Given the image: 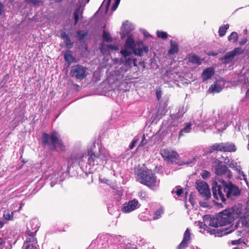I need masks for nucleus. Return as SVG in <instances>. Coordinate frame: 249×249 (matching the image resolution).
<instances>
[{
  "label": "nucleus",
  "instance_id": "bf43d9fd",
  "mask_svg": "<svg viewBox=\"0 0 249 249\" xmlns=\"http://www.w3.org/2000/svg\"><path fill=\"white\" fill-rule=\"evenodd\" d=\"M232 159L231 158L230 159L228 157H226L224 159V162L225 163V161H228V160H230Z\"/></svg>",
  "mask_w": 249,
  "mask_h": 249
},
{
  "label": "nucleus",
  "instance_id": "a18cd8bd",
  "mask_svg": "<svg viewBox=\"0 0 249 249\" xmlns=\"http://www.w3.org/2000/svg\"><path fill=\"white\" fill-rule=\"evenodd\" d=\"M183 193V190L182 188H179L176 192V193L178 196H180Z\"/></svg>",
  "mask_w": 249,
  "mask_h": 249
},
{
  "label": "nucleus",
  "instance_id": "338daca9",
  "mask_svg": "<svg viewBox=\"0 0 249 249\" xmlns=\"http://www.w3.org/2000/svg\"><path fill=\"white\" fill-rule=\"evenodd\" d=\"M120 0H115V3H117V4H119V3H120Z\"/></svg>",
  "mask_w": 249,
  "mask_h": 249
},
{
  "label": "nucleus",
  "instance_id": "9d476101",
  "mask_svg": "<svg viewBox=\"0 0 249 249\" xmlns=\"http://www.w3.org/2000/svg\"><path fill=\"white\" fill-rule=\"evenodd\" d=\"M243 53V50L241 48L237 47L234 48L232 51L227 53L224 56H223L221 60H224V63H228L231 62L234 56L242 54Z\"/></svg>",
  "mask_w": 249,
  "mask_h": 249
},
{
  "label": "nucleus",
  "instance_id": "72a5a7b5",
  "mask_svg": "<svg viewBox=\"0 0 249 249\" xmlns=\"http://www.w3.org/2000/svg\"><path fill=\"white\" fill-rule=\"evenodd\" d=\"M79 40H82L88 34L87 32L84 30H79L76 33Z\"/></svg>",
  "mask_w": 249,
  "mask_h": 249
},
{
  "label": "nucleus",
  "instance_id": "2eb2a0df",
  "mask_svg": "<svg viewBox=\"0 0 249 249\" xmlns=\"http://www.w3.org/2000/svg\"><path fill=\"white\" fill-rule=\"evenodd\" d=\"M222 152H234L237 150V148L234 143L231 142H222Z\"/></svg>",
  "mask_w": 249,
  "mask_h": 249
},
{
  "label": "nucleus",
  "instance_id": "a211bd4d",
  "mask_svg": "<svg viewBox=\"0 0 249 249\" xmlns=\"http://www.w3.org/2000/svg\"><path fill=\"white\" fill-rule=\"evenodd\" d=\"M214 74V71L213 68L209 67L203 70L202 73V79L203 81L210 79Z\"/></svg>",
  "mask_w": 249,
  "mask_h": 249
},
{
  "label": "nucleus",
  "instance_id": "4468645a",
  "mask_svg": "<svg viewBox=\"0 0 249 249\" xmlns=\"http://www.w3.org/2000/svg\"><path fill=\"white\" fill-rule=\"evenodd\" d=\"M225 163L230 167L233 169L239 175H241L243 177L245 176L244 172L242 171V167L237 165V163L234 160L231 159L225 161Z\"/></svg>",
  "mask_w": 249,
  "mask_h": 249
},
{
  "label": "nucleus",
  "instance_id": "774afa93",
  "mask_svg": "<svg viewBox=\"0 0 249 249\" xmlns=\"http://www.w3.org/2000/svg\"><path fill=\"white\" fill-rule=\"evenodd\" d=\"M22 207V204H20V206H19V209L18 210V211L19 212L21 209Z\"/></svg>",
  "mask_w": 249,
  "mask_h": 249
},
{
  "label": "nucleus",
  "instance_id": "473e14b6",
  "mask_svg": "<svg viewBox=\"0 0 249 249\" xmlns=\"http://www.w3.org/2000/svg\"><path fill=\"white\" fill-rule=\"evenodd\" d=\"M128 49L124 48V49L122 50L120 52L121 53L124 58H126L132 54V51H129Z\"/></svg>",
  "mask_w": 249,
  "mask_h": 249
},
{
  "label": "nucleus",
  "instance_id": "6e6d98bb",
  "mask_svg": "<svg viewBox=\"0 0 249 249\" xmlns=\"http://www.w3.org/2000/svg\"><path fill=\"white\" fill-rule=\"evenodd\" d=\"M136 61H137V60H136V58L133 59L132 62H133V65L135 67H137V63H136Z\"/></svg>",
  "mask_w": 249,
  "mask_h": 249
},
{
  "label": "nucleus",
  "instance_id": "bb28decb",
  "mask_svg": "<svg viewBox=\"0 0 249 249\" xmlns=\"http://www.w3.org/2000/svg\"><path fill=\"white\" fill-rule=\"evenodd\" d=\"M229 25L228 24H226L225 25H223L219 27L218 30V33L220 37H223L225 35L227 31L229 29Z\"/></svg>",
  "mask_w": 249,
  "mask_h": 249
},
{
  "label": "nucleus",
  "instance_id": "6e6552de",
  "mask_svg": "<svg viewBox=\"0 0 249 249\" xmlns=\"http://www.w3.org/2000/svg\"><path fill=\"white\" fill-rule=\"evenodd\" d=\"M214 165L215 174L218 176H227L229 178L231 176V172L227 165L223 164L222 161L216 160Z\"/></svg>",
  "mask_w": 249,
  "mask_h": 249
},
{
  "label": "nucleus",
  "instance_id": "79ce46f5",
  "mask_svg": "<svg viewBox=\"0 0 249 249\" xmlns=\"http://www.w3.org/2000/svg\"><path fill=\"white\" fill-rule=\"evenodd\" d=\"M138 196L141 199H145L147 198L146 194L143 191L139 192Z\"/></svg>",
  "mask_w": 249,
  "mask_h": 249
},
{
  "label": "nucleus",
  "instance_id": "052dcab7",
  "mask_svg": "<svg viewBox=\"0 0 249 249\" xmlns=\"http://www.w3.org/2000/svg\"><path fill=\"white\" fill-rule=\"evenodd\" d=\"M210 54H211L213 56H216L217 54V53L215 52H211Z\"/></svg>",
  "mask_w": 249,
  "mask_h": 249
},
{
  "label": "nucleus",
  "instance_id": "e2e57ef3",
  "mask_svg": "<svg viewBox=\"0 0 249 249\" xmlns=\"http://www.w3.org/2000/svg\"><path fill=\"white\" fill-rule=\"evenodd\" d=\"M145 140V135L143 134L142 137V142L141 143L143 142Z\"/></svg>",
  "mask_w": 249,
  "mask_h": 249
},
{
  "label": "nucleus",
  "instance_id": "0eeeda50",
  "mask_svg": "<svg viewBox=\"0 0 249 249\" xmlns=\"http://www.w3.org/2000/svg\"><path fill=\"white\" fill-rule=\"evenodd\" d=\"M87 68L81 65H76L71 67L70 75L77 79L83 80L87 76Z\"/></svg>",
  "mask_w": 249,
  "mask_h": 249
},
{
  "label": "nucleus",
  "instance_id": "f8f14e48",
  "mask_svg": "<svg viewBox=\"0 0 249 249\" xmlns=\"http://www.w3.org/2000/svg\"><path fill=\"white\" fill-rule=\"evenodd\" d=\"M139 202L136 199H133L132 200L129 201L128 202H125L123 206V211L125 213H129L138 208Z\"/></svg>",
  "mask_w": 249,
  "mask_h": 249
},
{
  "label": "nucleus",
  "instance_id": "1a4fd4ad",
  "mask_svg": "<svg viewBox=\"0 0 249 249\" xmlns=\"http://www.w3.org/2000/svg\"><path fill=\"white\" fill-rule=\"evenodd\" d=\"M160 154L163 159L168 162L173 163L179 158L178 153L171 149H163L160 150Z\"/></svg>",
  "mask_w": 249,
  "mask_h": 249
},
{
  "label": "nucleus",
  "instance_id": "4be33fe9",
  "mask_svg": "<svg viewBox=\"0 0 249 249\" xmlns=\"http://www.w3.org/2000/svg\"><path fill=\"white\" fill-rule=\"evenodd\" d=\"M223 88L220 86L217 82H215L209 89V91L211 93H219L222 91Z\"/></svg>",
  "mask_w": 249,
  "mask_h": 249
},
{
  "label": "nucleus",
  "instance_id": "864d4df0",
  "mask_svg": "<svg viewBox=\"0 0 249 249\" xmlns=\"http://www.w3.org/2000/svg\"><path fill=\"white\" fill-rule=\"evenodd\" d=\"M111 2V0H107V4H106V11H107L109 7L110 3Z\"/></svg>",
  "mask_w": 249,
  "mask_h": 249
},
{
  "label": "nucleus",
  "instance_id": "69168bd1",
  "mask_svg": "<svg viewBox=\"0 0 249 249\" xmlns=\"http://www.w3.org/2000/svg\"><path fill=\"white\" fill-rule=\"evenodd\" d=\"M247 209L248 210H249V198L248 201L247 202Z\"/></svg>",
  "mask_w": 249,
  "mask_h": 249
},
{
  "label": "nucleus",
  "instance_id": "cd10ccee",
  "mask_svg": "<svg viewBox=\"0 0 249 249\" xmlns=\"http://www.w3.org/2000/svg\"><path fill=\"white\" fill-rule=\"evenodd\" d=\"M238 39V34L235 32H232L228 37V40L232 43H236Z\"/></svg>",
  "mask_w": 249,
  "mask_h": 249
},
{
  "label": "nucleus",
  "instance_id": "f704fd0d",
  "mask_svg": "<svg viewBox=\"0 0 249 249\" xmlns=\"http://www.w3.org/2000/svg\"><path fill=\"white\" fill-rule=\"evenodd\" d=\"M191 124H187L185 127L182 129L179 134V137H180L181 136L183 135V133H189L190 132V129L191 127Z\"/></svg>",
  "mask_w": 249,
  "mask_h": 249
},
{
  "label": "nucleus",
  "instance_id": "39448f33",
  "mask_svg": "<svg viewBox=\"0 0 249 249\" xmlns=\"http://www.w3.org/2000/svg\"><path fill=\"white\" fill-rule=\"evenodd\" d=\"M88 163L91 166L103 165L107 162V158L105 154L97 153L91 150L88 152Z\"/></svg>",
  "mask_w": 249,
  "mask_h": 249
},
{
  "label": "nucleus",
  "instance_id": "5701e85b",
  "mask_svg": "<svg viewBox=\"0 0 249 249\" xmlns=\"http://www.w3.org/2000/svg\"><path fill=\"white\" fill-rule=\"evenodd\" d=\"M178 51V44L172 40L170 41V48L168 51V53L174 54Z\"/></svg>",
  "mask_w": 249,
  "mask_h": 249
},
{
  "label": "nucleus",
  "instance_id": "7c9ffc66",
  "mask_svg": "<svg viewBox=\"0 0 249 249\" xmlns=\"http://www.w3.org/2000/svg\"><path fill=\"white\" fill-rule=\"evenodd\" d=\"M163 213V210L162 208L158 209L154 213V215L153 217L154 219H158L160 218Z\"/></svg>",
  "mask_w": 249,
  "mask_h": 249
},
{
  "label": "nucleus",
  "instance_id": "aec40b11",
  "mask_svg": "<svg viewBox=\"0 0 249 249\" xmlns=\"http://www.w3.org/2000/svg\"><path fill=\"white\" fill-rule=\"evenodd\" d=\"M188 60L190 62L198 65H200L202 62L200 58L196 54H189Z\"/></svg>",
  "mask_w": 249,
  "mask_h": 249
},
{
  "label": "nucleus",
  "instance_id": "ddd939ff",
  "mask_svg": "<svg viewBox=\"0 0 249 249\" xmlns=\"http://www.w3.org/2000/svg\"><path fill=\"white\" fill-rule=\"evenodd\" d=\"M148 52V47L144 46L142 42L138 41L136 43V48L133 50V53L135 55L142 56L144 53H147Z\"/></svg>",
  "mask_w": 249,
  "mask_h": 249
},
{
  "label": "nucleus",
  "instance_id": "37998d69",
  "mask_svg": "<svg viewBox=\"0 0 249 249\" xmlns=\"http://www.w3.org/2000/svg\"><path fill=\"white\" fill-rule=\"evenodd\" d=\"M138 138H134L133 139L129 145L130 149H132L135 147V144L138 142Z\"/></svg>",
  "mask_w": 249,
  "mask_h": 249
},
{
  "label": "nucleus",
  "instance_id": "603ef678",
  "mask_svg": "<svg viewBox=\"0 0 249 249\" xmlns=\"http://www.w3.org/2000/svg\"><path fill=\"white\" fill-rule=\"evenodd\" d=\"M118 5H119L118 4L114 2V4H113L112 6V8H112V11L115 10L117 9V8L118 7Z\"/></svg>",
  "mask_w": 249,
  "mask_h": 249
},
{
  "label": "nucleus",
  "instance_id": "680f3d73",
  "mask_svg": "<svg viewBox=\"0 0 249 249\" xmlns=\"http://www.w3.org/2000/svg\"><path fill=\"white\" fill-rule=\"evenodd\" d=\"M4 225V223L0 220V229Z\"/></svg>",
  "mask_w": 249,
  "mask_h": 249
},
{
  "label": "nucleus",
  "instance_id": "20e7f679",
  "mask_svg": "<svg viewBox=\"0 0 249 249\" xmlns=\"http://www.w3.org/2000/svg\"><path fill=\"white\" fill-rule=\"evenodd\" d=\"M42 145H52L51 149L53 151L66 150L65 146L61 139H59L56 132H53L49 136L44 133L42 134Z\"/></svg>",
  "mask_w": 249,
  "mask_h": 249
},
{
  "label": "nucleus",
  "instance_id": "a878e982",
  "mask_svg": "<svg viewBox=\"0 0 249 249\" xmlns=\"http://www.w3.org/2000/svg\"><path fill=\"white\" fill-rule=\"evenodd\" d=\"M16 211L10 213L8 210L4 211L3 214V217L5 220H13L14 219V213Z\"/></svg>",
  "mask_w": 249,
  "mask_h": 249
},
{
  "label": "nucleus",
  "instance_id": "13d9d810",
  "mask_svg": "<svg viewBox=\"0 0 249 249\" xmlns=\"http://www.w3.org/2000/svg\"><path fill=\"white\" fill-rule=\"evenodd\" d=\"M5 243V241L4 240H3L2 239H1V238H0V246L4 244Z\"/></svg>",
  "mask_w": 249,
  "mask_h": 249
},
{
  "label": "nucleus",
  "instance_id": "412c9836",
  "mask_svg": "<svg viewBox=\"0 0 249 249\" xmlns=\"http://www.w3.org/2000/svg\"><path fill=\"white\" fill-rule=\"evenodd\" d=\"M37 245V239L34 236V235H29L28 237H27L26 241L24 242L23 246L26 245Z\"/></svg>",
  "mask_w": 249,
  "mask_h": 249
},
{
  "label": "nucleus",
  "instance_id": "c756f323",
  "mask_svg": "<svg viewBox=\"0 0 249 249\" xmlns=\"http://www.w3.org/2000/svg\"><path fill=\"white\" fill-rule=\"evenodd\" d=\"M215 151L218 152L215 143L209 146L206 154H211Z\"/></svg>",
  "mask_w": 249,
  "mask_h": 249
},
{
  "label": "nucleus",
  "instance_id": "ea45409f",
  "mask_svg": "<svg viewBox=\"0 0 249 249\" xmlns=\"http://www.w3.org/2000/svg\"><path fill=\"white\" fill-rule=\"evenodd\" d=\"M244 240L243 239L240 238L237 240L231 241V244L232 245H239L241 243H244Z\"/></svg>",
  "mask_w": 249,
  "mask_h": 249
},
{
  "label": "nucleus",
  "instance_id": "e433bc0d",
  "mask_svg": "<svg viewBox=\"0 0 249 249\" xmlns=\"http://www.w3.org/2000/svg\"><path fill=\"white\" fill-rule=\"evenodd\" d=\"M238 223H236L235 225H231L230 228H226L225 230V233H230L232 231H234L235 230H236L238 227Z\"/></svg>",
  "mask_w": 249,
  "mask_h": 249
},
{
  "label": "nucleus",
  "instance_id": "8fccbe9b",
  "mask_svg": "<svg viewBox=\"0 0 249 249\" xmlns=\"http://www.w3.org/2000/svg\"><path fill=\"white\" fill-rule=\"evenodd\" d=\"M132 60L133 59H132L130 58L126 57V58H125V63L129 65H130L131 64V62L132 61Z\"/></svg>",
  "mask_w": 249,
  "mask_h": 249
},
{
  "label": "nucleus",
  "instance_id": "f3484780",
  "mask_svg": "<svg viewBox=\"0 0 249 249\" xmlns=\"http://www.w3.org/2000/svg\"><path fill=\"white\" fill-rule=\"evenodd\" d=\"M241 210V209L239 208ZM239 216L242 224L246 227H249V211L245 212L244 213H241V212L238 213L235 217Z\"/></svg>",
  "mask_w": 249,
  "mask_h": 249
},
{
  "label": "nucleus",
  "instance_id": "0e129e2a",
  "mask_svg": "<svg viewBox=\"0 0 249 249\" xmlns=\"http://www.w3.org/2000/svg\"><path fill=\"white\" fill-rule=\"evenodd\" d=\"M246 95L247 97H249V89L247 90Z\"/></svg>",
  "mask_w": 249,
  "mask_h": 249
},
{
  "label": "nucleus",
  "instance_id": "4c0bfd02",
  "mask_svg": "<svg viewBox=\"0 0 249 249\" xmlns=\"http://www.w3.org/2000/svg\"><path fill=\"white\" fill-rule=\"evenodd\" d=\"M102 36H103V38L104 39V40H105L107 42H111L112 40L109 34L105 32V31L103 33Z\"/></svg>",
  "mask_w": 249,
  "mask_h": 249
},
{
  "label": "nucleus",
  "instance_id": "7ed1b4c3",
  "mask_svg": "<svg viewBox=\"0 0 249 249\" xmlns=\"http://www.w3.org/2000/svg\"><path fill=\"white\" fill-rule=\"evenodd\" d=\"M240 212V210L237 207L226 209L219 213L215 218L212 219L209 225L212 227H218L230 224Z\"/></svg>",
  "mask_w": 249,
  "mask_h": 249
},
{
  "label": "nucleus",
  "instance_id": "6ab92c4d",
  "mask_svg": "<svg viewBox=\"0 0 249 249\" xmlns=\"http://www.w3.org/2000/svg\"><path fill=\"white\" fill-rule=\"evenodd\" d=\"M136 43H135L134 39L131 36H129L125 41L124 47L125 49H129L133 52V50L136 48Z\"/></svg>",
  "mask_w": 249,
  "mask_h": 249
},
{
  "label": "nucleus",
  "instance_id": "f257e3e1",
  "mask_svg": "<svg viewBox=\"0 0 249 249\" xmlns=\"http://www.w3.org/2000/svg\"><path fill=\"white\" fill-rule=\"evenodd\" d=\"M212 191L214 199L224 203H226V198L230 200L234 199L240 194L239 188L231 181L227 182L223 181L221 184H218L216 182L213 183Z\"/></svg>",
  "mask_w": 249,
  "mask_h": 249
},
{
  "label": "nucleus",
  "instance_id": "423d86ee",
  "mask_svg": "<svg viewBox=\"0 0 249 249\" xmlns=\"http://www.w3.org/2000/svg\"><path fill=\"white\" fill-rule=\"evenodd\" d=\"M196 187L201 196L205 200H209L211 198V194L207 183L200 180H196Z\"/></svg>",
  "mask_w": 249,
  "mask_h": 249
},
{
  "label": "nucleus",
  "instance_id": "393cba45",
  "mask_svg": "<svg viewBox=\"0 0 249 249\" xmlns=\"http://www.w3.org/2000/svg\"><path fill=\"white\" fill-rule=\"evenodd\" d=\"M83 10H81V7H79L75 9L74 12V25H76L79 19V16L82 17Z\"/></svg>",
  "mask_w": 249,
  "mask_h": 249
},
{
  "label": "nucleus",
  "instance_id": "49530a36",
  "mask_svg": "<svg viewBox=\"0 0 249 249\" xmlns=\"http://www.w3.org/2000/svg\"><path fill=\"white\" fill-rule=\"evenodd\" d=\"M215 144L217 147L218 151L219 152H222V142L215 143Z\"/></svg>",
  "mask_w": 249,
  "mask_h": 249
},
{
  "label": "nucleus",
  "instance_id": "4d7b16f0",
  "mask_svg": "<svg viewBox=\"0 0 249 249\" xmlns=\"http://www.w3.org/2000/svg\"><path fill=\"white\" fill-rule=\"evenodd\" d=\"M199 204L202 207H205L206 206V203L205 202H200Z\"/></svg>",
  "mask_w": 249,
  "mask_h": 249
},
{
  "label": "nucleus",
  "instance_id": "2f4dec72",
  "mask_svg": "<svg viewBox=\"0 0 249 249\" xmlns=\"http://www.w3.org/2000/svg\"><path fill=\"white\" fill-rule=\"evenodd\" d=\"M26 2L32 3V4L38 6L43 4L42 0H25Z\"/></svg>",
  "mask_w": 249,
  "mask_h": 249
},
{
  "label": "nucleus",
  "instance_id": "09e8293b",
  "mask_svg": "<svg viewBox=\"0 0 249 249\" xmlns=\"http://www.w3.org/2000/svg\"><path fill=\"white\" fill-rule=\"evenodd\" d=\"M247 42V38L245 37L244 38H242L240 41H239V44L240 45H245Z\"/></svg>",
  "mask_w": 249,
  "mask_h": 249
},
{
  "label": "nucleus",
  "instance_id": "58836bf2",
  "mask_svg": "<svg viewBox=\"0 0 249 249\" xmlns=\"http://www.w3.org/2000/svg\"><path fill=\"white\" fill-rule=\"evenodd\" d=\"M202 178L204 179H206L211 176V173L210 172L207 171V170H204L202 173L201 174Z\"/></svg>",
  "mask_w": 249,
  "mask_h": 249
},
{
  "label": "nucleus",
  "instance_id": "c85d7f7f",
  "mask_svg": "<svg viewBox=\"0 0 249 249\" xmlns=\"http://www.w3.org/2000/svg\"><path fill=\"white\" fill-rule=\"evenodd\" d=\"M65 60L67 62H70L73 59L71 51H68L64 53Z\"/></svg>",
  "mask_w": 249,
  "mask_h": 249
},
{
  "label": "nucleus",
  "instance_id": "dca6fc26",
  "mask_svg": "<svg viewBox=\"0 0 249 249\" xmlns=\"http://www.w3.org/2000/svg\"><path fill=\"white\" fill-rule=\"evenodd\" d=\"M86 159L85 154L83 153H77L73 157L71 158L72 164L80 165V163L84 162Z\"/></svg>",
  "mask_w": 249,
  "mask_h": 249
},
{
  "label": "nucleus",
  "instance_id": "9b49d317",
  "mask_svg": "<svg viewBox=\"0 0 249 249\" xmlns=\"http://www.w3.org/2000/svg\"><path fill=\"white\" fill-rule=\"evenodd\" d=\"M191 236L190 230L187 228L183 234L181 242L178 246V249H184L187 248L191 242Z\"/></svg>",
  "mask_w": 249,
  "mask_h": 249
},
{
  "label": "nucleus",
  "instance_id": "c9c22d12",
  "mask_svg": "<svg viewBox=\"0 0 249 249\" xmlns=\"http://www.w3.org/2000/svg\"><path fill=\"white\" fill-rule=\"evenodd\" d=\"M157 36L158 37L161 38L163 39H166L168 36L166 32L159 31L157 32Z\"/></svg>",
  "mask_w": 249,
  "mask_h": 249
},
{
  "label": "nucleus",
  "instance_id": "3c124183",
  "mask_svg": "<svg viewBox=\"0 0 249 249\" xmlns=\"http://www.w3.org/2000/svg\"><path fill=\"white\" fill-rule=\"evenodd\" d=\"M4 6L2 4V3L0 1V16L2 14V12L3 11Z\"/></svg>",
  "mask_w": 249,
  "mask_h": 249
},
{
  "label": "nucleus",
  "instance_id": "de8ad7c7",
  "mask_svg": "<svg viewBox=\"0 0 249 249\" xmlns=\"http://www.w3.org/2000/svg\"><path fill=\"white\" fill-rule=\"evenodd\" d=\"M189 201L191 203V204L194 206L195 204V198H194L193 196L191 195L189 197Z\"/></svg>",
  "mask_w": 249,
  "mask_h": 249
},
{
  "label": "nucleus",
  "instance_id": "5fc2aeb1",
  "mask_svg": "<svg viewBox=\"0 0 249 249\" xmlns=\"http://www.w3.org/2000/svg\"><path fill=\"white\" fill-rule=\"evenodd\" d=\"M107 48L109 50H115V47L112 45H107Z\"/></svg>",
  "mask_w": 249,
  "mask_h": 249
},
{
  "label": "nucleus",
  "instance_id": "a19ab883",
  "mask_svg": "<svg viewBox=\"0 0 249 249\" xmlns=\"http://www.w3.org/2000/svg\"><path fill=\"white\" fill-rule=\"evenodd\" d=\"M23 249H39L38 245H26L23 247Z\"/></svg>",
  "mask_w": 249,
  "mask_h": 249
},
{
  "label": "nucleus",
  "instance_id": "c03bdc74",
  "mask_svg": "<svg viewBox=\"0 0 249 249\" xmlns=\"http://www.w3.org/2000/svg\"><path fill=\"white\" fill-rule=\"evenodd\" d=\"M161 91L160 90H156V95L157 98V99L159 101L161 97Z\"/></svg>",
  "mask_w": 249,
  "mask_h": 249
},
{
  "label": "nucleus",
  "instance_id": "f03ea898",
  "mask_svg": "<svg viewBox=\"0 0 249 249\" xmlns=\"http://www.w3.org/2000/svg\"><path fill=\"white\" fill-rule=\"evenodd\" d=\"M134 176L137 181L153 189L156 185L157 176L151 169L138 165L134 169Z\"/></svg>",
  "mask_w": 249,
  "mask_h": 249
},
{
  "label": "nucleus",
  "instance_id": "b1692460",
  "mask_svg": "<svg viewBox=\"0 0 249 249\" xmlns=\"http://www.w3.org/2000/svg\"><path fill=\"white\" fill-rule=\"evenodd\" d=\"M61 37L65 40V45L67 48H71L73 45V42L71 41L68 35L66 33H62L61 34Z\"/></svg>",
  "mask_w": 249,
  "mask_h": 249
}]
</instances>
